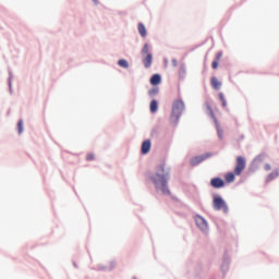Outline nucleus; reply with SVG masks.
I'll return each mask as SVG.
<instances>
[{
    "instance_id": "nucleus-7",
    "label": "nucleus",
    "mask_w": 279,
    "mask_h": 279,
    "mask_svg": "<svg viewBox=\"0 0 279 279\" xmlns=\"http://www.w3.org/2000/svg\"><path fill=\"white\" fill-rule=\"evenodd\" d=\"M195 222L196 226L201 229V230H208V223L206 222V220L203 217L197 216L195 218Z\"/></svg>"
},
{
    "instance_id": "nucleus-23",
    "label": "nucleus",
    "mask_w": 279,
    "mask_h": 279,
    "mask_svg": "<svg viewBox=\"0 0 279 279\" xmlns=\"http://www.w3.org/2000/svg\"><path fill=\"white\" fill-rule=\"evenodd\" d=\"M158 93V89H153L149 92V95H156Z\"/></svg>"
},
{
    "instance_id": "nucleus-13",
    "label": "nucleus",
    "mask_w": 279,
    "mask_h": 279,
    "mask_svg": "<svg viewBox=\"0 0 279 279\" xmlns=\"http://www.w3.org/2000/svg\"><path fill=\"white\" fill-rule=\"evenodd\" d=\"M161 78H160V74H154L150 78V84L153 86H158V84H160Z\"/></svg>"
},
{
    "instance_id": "nucleus-8",
    "label": "nucleus",
    "mask_w": 279,
    "mask_h": 279,
    "mask_svg": "<svg viewBox=\"0 0 279 279\" xmlns=\"http://www.w3.org/2000/svg\"><path fill=\"white\" fill-rule=\"evenodd\" d=\"M221 58H223V52H217L216 59L211 63V69H219V62H221Z\"/></svg>"
},
{
    "instance_id": "nucleus-24",
    "label": "nucleus",
    "mask_w": 279,
    "mask_h": 279,
    "mask_svg": "<svg viewBox=\"0 0 279 279\" xmlns=\"http://www.w3.org/2000/svg\"><path fill=\"white\" fill-rule=\"evenodd\" d=\"M218 136H220V138H223V135L221 134V131H218Z\"/></svg>"
},
{
    "instance_id": "nucleus-4",
    "label": "nucleus",
    "mask_w": 279,
    "mask_h": 279,
    "mask_svg": "<svg viewBox=\"0 0 279 279\" xmlns=\"http://www.w3.org/2000/svg\"><path fill=\"white\" fill-rule=\"evenodd\" d=\"M244 170H245V158L240 156V157L236 158L234 174L235 175H241V173H243Z\"/></svg>"
},
{
    "instance_id": "nucleus-20",
    "label": "nucleus",
    "mask_w": 279,
    "mask_h": 279,
    "mask_svg": "<svg viewBox=\"0 0 279 279\" xmlns=\"http://www.w3.org/2000/svg\"><path fill=\"white\" fill-rule=\"evenodd\" d=\"M17 130H19L20 134H23V122H22V120H20L19 123H17Z\"/></svg>"
},
{
    "instance_id": "nucleus-16",
    "label": "nucleus",
    "mask_w": 279,
    "mask_h": 279,
    "mask_svg": "<svg viewBox=\"0 0 279 279\" xmlns=\"http://www.w3.org/2000/svg\"><path fill=\"white\" fill-rule=\"evenodd\" d=\"M150 112H158V100H151L150 102Z\"/></svg>"
},
{
    "instance_id": "nucleus-11",
    "label": "nucleus",
    "mask_w": 279,
    "mask_h": 279,
    "mask_svg": "<svg viewBox=\"0 0 279 279\" xmlns=\"http://www.w3.org/2000/svg\"><path fill=\"white\" fill-rule=\"evenodd\" d=\"M137 29H138L140 36H142V38H145V36H147V28L145 27V24L140 23L137 25Z\"/></svg>"
},
{
    "instance_id": "nucleus-25",
    "label": "nucleus",
    "mask_w": 279,
    "mask_h": 279,
    "mask_svg": "<svg viewBox=\"0 0 279 279\" xmlns=\"http://www.w3.org/2000/svg\"><path fill=\"white\" fill-rule=\"evenodd\" d=\"M174 66H175V61H174Z\"/></svg>"
},
{
    "instance_id": "nucleus-2",
    "label": "nucleus",
    "mask_w": 279,
    "mask_h": 279,
    "mask_svg": "<svg viewBox=\"0 0 279 279\" xmlns=\"http://www.w3.org/2000/svg\"><path fill=\"white\" fill-rule=\"evenodd\" d=\"M213 206L215 210H223V213H228V205L221 196H214Z\"/></svg>"
},
{
    "instance_id": "nucleus-14",
    "label": "nucleus",
    "mask_w": 279,
    "mask_h": 279,
    "mask_svg": "<svg viewBox=\"0 0 279 279\" xmlns=\"http://www.w3.org/2000/svg\"><path fill=\"white\" fill-rule=\"evenodd\" d=\"M234 175H236V174L233 173V172L227 173V174L225 175L226 182H228L229 184H230L231 182H234V180H235V177H234Z\"/></svg>"
},
{
    "instance_id": "nucleus-15",
    "label": "nucleus",
    "mask_w": 279,
    "mask_h": 279,
    "mask_svg": "<svg viewBox=\"0 0 279 279\" xmlns=\"http://www.w3.org/2000/svg\"><path fill=\"white\" fill-rule=\"evenodd\" d=\"M278 175H279L278 170H275L270 174H268L266 181L271 182V180H276V178H278Z\"/></svg>"
},
{
    "instance_id": "nucleus-10",
    "label": "nucleus",
    "mask_w": 279,
    "mask_h": 279,
    "mask_svg": "<svg viewBox=\"0 0 279 279\" xmlns=\"http://www.w3.org/2000/svg\"><path fill=\"white\" fill-rule=\"evenodd\" d=\"M150 149H151V141L149 140L144 141L142 144V154L144 155L149 154Z\"/></svg>"
},
{
    "instance_id": "nucleus-22",
    "label": "nucleus",
    "mask_w": 279,
    "mask_h": 279,
    "mask_svg": "<svg viewBox=\"0 0 279 279\" xmlns=\"http://www.w3.org/2000/svg\"><path fill=\"white\" fill-rule=\"evenodd\" d=\"M264 169H265V171H271V165L266 163V165L264 166Z\"/></svg>"
},
{
    "instance_id": "nucleus-17",
    "label": "nucleus",
    "mask_w": 279,
    "mask_h": 279,
    "mask_svg": "<svg viewBox=\"0 0 279 279\" xmlns=\"http://www.w3.org/2000/svg\"><path fill=\"white\" fill-rule=\"evenodd\" d=\"M118 64H119V66H121L122 69H128V68L130 66V63H128V60H125V59H120V60L118 61Z\"/></svg>"
},
{
    "instance_id": "nucleus-18",
    "label": "nucleus",
    "mask_w": 279,
    "mask_h": 279,
    "mask_svg": "<svg viewBox=\"0 0 279 279\" xmlns=\"http://www.w3.org/2000/svg\"><path fill=\"white\" fill-rule=\"evenodd\" d=\"M218 97L222 104V108H228V102L226 101V96L223 95V93H220Z\"/></svg>"
},
{
    "instance_id": "nucleus-1",
    "label": "nucleus",
    "mask_w": 279,
    "mask_h": 279,
    "mask_svg": "<svg viewBox=\"0 0 279 279\" xmlns=\"http://www.w3.org/2000/svg\"><path fill=\"white\" fill-rule=\"evenodd\" d=\"M153 184L157 191H161L163 195H171V191H169V173H165V166H160L157 173L150 177Z\"/></svg>"
},
{
    "instance_id": "nucleus-3",
    "label": "nucleus",
    "mask_w": 279,
    "mask_h": 279,
    "mask_svg": "<svg viewBox=\"0 0 279 279\" xmlns=\"http://www.w3.org/2000/svg\"><path fill=\"white\" fill-rule=\"evenodd\" d=\"M182 112H184V102L182 100L174 101L172 106V117L174 119H180Z\"/></svg>"
},
{
    "instance_id": "nucleus-9",
    "label": "nucleus",
    "mask_w": 279,
    "mask_h": 279,
    "mask_svg": "<svg viewBox=\"0 0 279 279\" xmlns=\"http://www.w3.org/2000/svg\"><path fill=\"white\" fill-rule=\"evenodd\" d=\"M144 59H143V64L145 66V69H149V66H151V62L154 60V57L151 56V53H147L144 54Z\"/></svg>"
},
{
    "instance_id": "nucleus-19",
    "label": "nucleus",
    "mask_w": 279,
    "mask_h": 279,
    "mask_svg": "<svg viewBox=\"0 0 279 279\" xmlns=\"http://www.w3.org/2000/svg\"><path fill=\"white\" fill-rule=\"evenodd\" d=\"M147 53H149V45L145 44L142 49V54L147 56Z\"/></svg>"
},
{
    "instance_id": "nucleus-12",
    "label": "nucleus",
    "mask_w": 279,
    "mask_h": 279,
    "mask_svg": "<svg viewBox=\"0 0 279 279\" xmlns=\"http://www.w3.org/2000/svg\"><path fill=\"white\" fill-rule=\"evenodd\" d=\"M210 82H211V86H213V88H215V90H219V88H221V82H219V80L217 77L213 76Z\"/></svg>"
},
{
    "instance_id": "nucleus-21",
    "label": "nucleus",
    "mask_w": 279,
    "mask_h": 279,
    "mask_svg": "<svg viewBox=\"0 0 279 279\" xmlns=\"http://www.w3.org/2000/svg\"><path fill=\"white\" fill-rule=\"evenodd\" d=\"M86 160H88V161L95 160V154H93V153L87 154Z\"/></svg>"
},
{
    "instance_id": "nucleus-6",
    "label": "nucleus",
    "mask_w": 279,
    "mask_h": 279,
    "mask_svg": "<svg viewBox=\"0 0 279 279\" xmlns=\"http://www.w3.org/2000/svg\"><path fill=\"white\" fill-rule=\"evenodd\" d=\"M210 185L213 189H223V186H226V182L221 178H214L210 180Z\"/></svg>"
},
{
    "instance_id": "nucleus-5",
    "label": "nucleus",
    "mask_w": 279,
    "mask_h": 279,
    "mask_svg": "<svg viewBox=\"0 0 279 279\" xmlns=\"http://www.w3.org/2000/svg\"><path fill=\"white\" fill-rule=\"evenodd\" d=\"M207 158H210V154L196 156L191 159V165L192 167H197V165H202V162H204V160H207Z\"/></svg>"
}]
</instances>
